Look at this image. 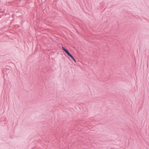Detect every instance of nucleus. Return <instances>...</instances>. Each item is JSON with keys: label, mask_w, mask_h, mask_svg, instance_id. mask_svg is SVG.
<instances>
[{"label": "nucleus", "mask_w": 149, "mask_h": 149, "mask_svg": "<svg viewBox=\"0 0 149 149\" xmlns=\"http://www.w3.org/2000/svg\"><path fill=\"white\" fill-rule=\"evenodd\" d=\"M62 48L63 51L66 52L68 55L70 53L63 46L62 47Z\"/></svg>", "instance_id": "1"}, {"label": "nucleus", "mask_w": 149, "mask_h": 149, "mask_svg": "<svg viewBox=\"0 0 149 149\" xmlns=\"http://www.w3.org/2000/svg\"><path fill=\"white\" fill-rule=\"evenodd\" d=\"M68 55L75 62V63H76V61L75 59L74 58V57L70 53Z\"/></svg>", "instance_id": "2"}]
</instances>
